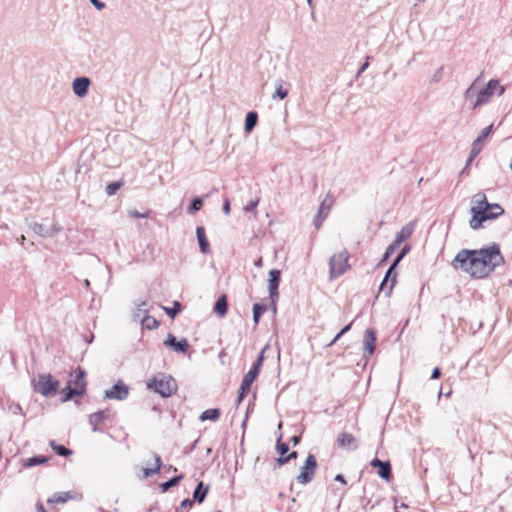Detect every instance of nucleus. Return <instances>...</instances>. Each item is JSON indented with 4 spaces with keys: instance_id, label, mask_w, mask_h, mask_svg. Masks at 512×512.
<instances>
[{
    "instance_id": "1",
    "label": "nucleus",
    "mask_w": 512,
    "mask_h": 512,
    "mask_svg": "<svg viewBox=\"0 0 512 512\" xmlns=\"http://www.w3.org/2000/svg\"><path fill=\"white\" fill-rule=\"evenodd\" d=\"M504 263L498 244L478 250H460L453 260V267L471 277L481 279L488 276L496 267Z\"/></svg>"
},
{
    "instance_id": "2",
    "label": "nucleus",
    "mask_w": 512,
    "mask_h": 512,
    "mask_svg": "<svg viewBox=\"0 0 512 512\" xmlns=\"http://www.w3.org/2000/svg\"><path fill=\"white\" fill-rule=\"evenodd\" d=\"M470 213L472 217L469 221V226L473 230L479 229L483 222L488 220H494L504 214V209L498 203H491L489 209H480V207H471Z\"/></svg>"
},
{
    "instance_id": "3",
    "label": "nucleus",
    "mask_w": 512,
    "mask_h": 512,
    "mask_svg": "<svg viewBox=\"0 0 512 512\" xmlns=\"http://www.w3.org/2000/svg\"><path fill=\"white\" fill-rule=\"evenodd\" d=\"M33 390L44 397L57 394L60 388V381L51 374H38L32 381Z\"/></svg>"
},
{
    "instance_id": "4",
    "label": "nucleus",
    "mask_w": 512,
    "mask_h": 512,
    "mask_svg": "<svg viewBox=\"0 0 512 512\" xmlns=\"http://www.w3.org/2000/svg\"><path fill=\"white\" fill-rule=\"evenodd\" d=\"M264 361V350L259 354L256 361L252 364L248 373H246L243 377L241 386L238 391L237 401L238 403L242 402L243 399L248 395L251 390V386L254 380L258 377L260 373V369L263 365Z\"/></svg>"
},
{
    "instance_id": "5",
    "label": "nucleus",
    "mask_w": 512,
    "mask_h": 512,
    "mask_svg": "<svg viewBox=\"0 0 512 512\" xmlns=\"http://www.w3.org/2000/svg\"><path fill=\"white\" fill-rule=\"evenodd\" d=\"M149 389H153L162 397H169L177 391V383L170 375L160 374L149 380L147 383Z\"/></svg>"
},
{
    "instance_id": "6",
    "label": "nucleus",
    "mask_w": 512,
    "mask_h": 512,
    "mask_svg": "<svg viewBox=\"0 0 512 512\" xmlns=\"http://www.w3.org/2000/svg\"><path fill=\"white\" fill-rule=\"evenodd\" d=\"M349 253L346 249L333 254L329 259V278L330 280L336 279L343 275L349 268Z\"/></svg>"
},
{
    "instance_id": "7",
    "label": "nucleus",
    "mask_w": 512,
    "mask_h": 512,
    "mask_svg": "<svg viewBox=\"0 0 512 512\" xmlns=\"http://www.w3.org/2000/svg\"><path fill=\"white\" fill-rule=\"evenodd\" d=\"M317 466L318 464L315 455L309 454L304 465L300 469V473L296 476V481L301 485L310 483L315 476Z\"/></svg>"
},
{
    "instance_id": "8",
    "label": "nucleus",
    "mask_w": 512,
    "mask_h": 512,
    "mask_svg": "<svg viewBox=\"0 0 512 512\" xmlns=\"http://www.w3.org/2000/svg\"><path fill=\"white\" fill-rule=\"evenodd\" d=\"M496 90H498V95H502L505 91L504 87L499 85L498 80H489L486 87L477 92V98L473 108L487 103Z\"/></svg>"
},
{
    "instance_id": "9",
    "label": "nucleus",
    "mask_w": 512,
    "mask_h": 512,
    "mask_svg": "<svg viewBox=\"0 0 512 512\" xmlns=\"http://www.w3.org/2000/svg\"><path fill=\"white\" fill-rule=\"evenodd\" d=\"M399 264V259H394L393 263L390 265L386 274L384 276L383 281L380 284V291L385 292L386 296H389L396 284L397 273L395 271L397 265Z\"/></svg>"
},
{
    "instance_id": "10",
    "label": "nucleus",
    "mask_w": 512,
    "mask_h": 512,
    "mask_svg": "<svg viewBox=\"0 0 512 512\" xmlns=\"http://www.w3.org/2000/svg\"><path fill=\"white\" fill-rule=\"evenodd\" d=\"M281 280V271L277 269H272L269 272V279H268V291H269V297L271 299V302L273 304L274 310H276V300L279 297V284Z\"/></svg>"
},
{
    "instance_id": "11",
    "label": "nucleus",
    "mask_w": 512,
    "mask_h": 512,
    "mask_svg": "<svg viewBox=\"0 0 512 512\" xmlns=\"http://www.w3.org/2000/svg\"><path fill=\"white\" fill-rule=\"evenodd\" d=\"M129 395V387L122 381L119 380L112 388L105 390L104 398L109 400L122 401Z\"/></svg>"
},
{
    "instance_id": "12",
    "label": "nucleus",
    "mask_w": 512,
    "mask_h": 512,
    "mask_svg": "<svg viewBox=\"0 0 512 512\" xmlns=\"http://www.w3.org/2000/svg\"><path fill=\"white\" fill-rule=\"evenodd\" d=\"M370 465L373 468H378V476L386 481L392 479V469L389 461H382L378 458H374Z\"/></svg>"
},
{
    "instance_id": "13",
    "label": "nucleus",
    "mask_w": 512,
    "mask_h": 512,
    "mask_svg": "<svg viewBox=\"0 0 512 512\" xmlns=\"http://www.w3.org/2000/svg\"><path fill=\"white\" fill-rule=\"evenodd\" d=\"M376 340H377V337H376L375 330L372 328L366 329L365 333H364V339H363L364 356L366 358L370 357L374 353L375 348H376Z\"/></svg>"
},
{
    "instance_id": "14",
    "label": "nucleus",
    "mask_w": 512,
    "mask_h": 512,
    "mask_svg": "<svg viewBox=\"0 0 512 512\" xmlns=\"http://www.w3.org/2000/svg\"><path fill=\"white\" fill-rule=\"evenodd\" d=\"M164 345L178 353H185L189 348V343L186 338H182L181 340L177 341L176 337L171 333L168 334L166 340L164 341Z\"/></svg>"
},
{
    "instance_id": "15",
    "label": "nucleus",
    "mask_w": 512,
    "mask_h": 512,
    "mask_svg": "<svg viewBox=\"0 0 512 512\" xmlns=\"http://www.w3.org/2000/svg\"><path fill=\"white\" fill-rule=\"evenodd\" d=\"M337 443L339 447L348 450H356L358 448L357 439L352 434L347 432H342L338 435Z\"/></svg>"
},
{
    "instance_id": "16",
    "label": "nucleus",
    "mask_w": 512,
    "mask_h": 512,
    "mask_svg": "<svg viewBox=\"0 0 512 512\" xmlns=\"http://www.w3.org/2000/svg\"><path fill=\"white\" fill-rule=\"evenodd\" d=\"M90 79L87 77H78L73 81V92L78 97H84L88 93Z\"/></svg>"
},
{
    "instance_id": "17",
    "label": "nucleus",
    "mask_w": 512,
    "mask_h": 512,
    "mask_svg": "<svg viewBox=\"0 0 512 512\" xmlns=\"http://www.w3.org/2000/svg\"><path fill=\"white\" fill-rule=\"evenodd\" d=\"M110 417V411L108 409L106 410H100L98 412H95L89 416V423L92 426V430L94 432L98 431V426L103 423L105 420L109 419Z\"/></svg>"
},
{
    "instance_id": "18",
    "label": "nucleus",
    "mask_w": 512,
    "mask_h": 512,
    "mask_svg": "<svg viewBox=\"0 0 512 512\" xmlns=\"http://www.w3.org/2000/svg\"><path fill=\"white\" fill-rule=\"evenodd\" d=\"M84 394L85 392L82 386L80 388L73 387L72 381H68L67 386L63 390L61 401L67 402L72 400L76 396H82Z\"/></svg>"
},
{
    "instance_id": "19",
    "label": "nucleus",
    "mask_w": 512,
    "mask_h": 512,
    "mask_svg": "<svg viewBox=\"0 0 512 512\" xmlns=\"http://www.w3.org/2000/svg\"><path fill=\"white\" fill-rule=\"evenodd\" d=\"M493 128V125H489L488 127L484 128L478 137L474 140L472 145V156H476L481 151V144L484 142V140L488 137V135L491 133Z\"/></svg>"
},
{
    "instance_id": "20",
    "label": "nucleus",
    "mask_w": 512,
    "mask_h": 512,
    "mask_svg": "<svg viewBox=\"0 0 512 512\" xmlns=\"http://www.w3.org/2000/svg\"><path fill=\"white\" fill-rule=\"evenodd\" d=\"M196 236L199 244L200 251L203 254H208L210 252V244L206 237V232L203 226H197L196 228Z\"/></svg>"
},
{
    "instance_id": "21",
    "label": "nucleus",
    "mask_w": 512,
    "mask_h": 512,
    "mask_svg": "<svg viewBox=\"0 0 512 512\" xmlns=\"http://www.w3.org/2000/svg\"><path fill=\"white\" fill-rule=\"evenodd\" d=\"M415 226L413 223H408L396 234L394 243L399 247L406 239H408L414 232Z\"/></svg>"
},
{
    "instance_id": "22",
    "label": "nucleus",
    "mask_w": 512,
    "mask_h": 512,
    "mask_svg": "<svg viewBox=\"0 0 512 512\" xmlns=\"http://www.w3.org/2000/svg\"><path fill=\"white\" fill-rule=\"evenodd\" d=\"M209 491V486H204V483L200 481L193 492V500L197 503H202Z\"/></svg>"
},
{
    "instance_id": "23",
    "label": "nucleus",
    "mask_w": 512,
    "mask_h": 512,
    "mask_svg": "<svg viewBox=\"0 0 512 512\" xmlns=\"http://www.w3.org/2000/svg\"><path fill=\"white\" fill-rule=\"evenodd\" d=\"M214 312L217 313L220 317H224L227 314L228 310V302L226 295H221L215 305H214Z\"/></svg>"
},
{
    "instance_id": "24",
    "label": "nucleus",
    "mask_w": 512,
    "mask_h": 512,
    "mask_svg": "<svg viewBox=\"0 0 512 512\" xmlns=\"http://www.w3.org/2000/svg\"><path fill=\"white\" fill-rule=\"evenodd\" d=\"M85 376H86L85 370L78 367V369L75 371L74 379L71 380L73 387L80 388L82 386L84 389V392H86Z\"/></svg>"
},
{
    "instance_id": "25",
    "label": "nucleus",
    "mask_w": 512,
    "mask_h": 512,
    "mask_svg": "<svg viewBox=\"0 0 512 512\" xmlns=\"http://www.w3.org/2000/svg\"><path fill=\"white\" fill-rule=\"evenodd\" d=\"M152 455H153V458L155 461V465L153 468H144L143 469L144 478H148V477H151V476L159 473V471L161 469V466H162L161 457L157 453H153Z\"/></svg>"
},
{
    "instance_id": "26",
    "label": "nucleus",
    "mask_w": 512,
    "mask_h": 512,
    "mask_svg": "<svg viewBox=\"0 0 512 512\" xmlns=\"http://www.w3.org/2000/svg\"><path fill=\"white\" fill-rule=\"evenodd\" d=\"M29 227L33 230L34 233L41 237H50L53 235V231L43 224L33 222L29 224Z\"/></svg>"
},
{
    "instance_id": "27",
    "label": "nucleus",
    "mask_w": 512,
    "mask_h": 512,
    "mask_svg": "<svg viewBox=\"0 0 512 512\" xmlns=\"http://www.w3.org/2000/svg\"><path fill=\"white\" fill-rule=\"evenodd\" d=\"M258 121V114L255 111H250L246 114L245 117V124H244V130L245 132L249 133L251 132Z\"/></svg>"
},
{
    "instance_id": "28",
    "label": "nucleus",
    "mask_w": 512,
    "mask_h": 512,
    "mask_svg": "<svg viewBox=\"0 0 512 512\" xmlns=\"http://www.w3.org/2000/svg\"><path fill=\"white\" fill-rule=\"evenodd\" d=\"M221 411L218 408L207 409L203 411L199 417L201 421L212 420L216 421L219 419Z\"/></svg>"
},
{
    "instance_id": "29",
    "label": "nucleus",
    "mask_w": 512,
    "mask_h": 512,
    "mask_svg": "<svg viewBox=\"0 0 512 512\" xmlns=\"http://www.w3.org/2000/svg\"><path fill=\"white\" fill-rule=\"evenodd\" d=\"M472 200L476 204L474 207H480V209H485V211L489 209V205L491 204L487 201L486 195L482 192L475 194Z\"/></svg>"
},
{
    "instance_id": "30",
    "label": "nucleus",
    "mask_w": 512,
    "mask_h": 512,
    "mask_svg": "<svg viewBox=\"0 0 512 512\" xmlns=\"http://www.w3.org/2000/svg\"><path fill=\"white\" fill-rule=\"evenodd\" d=\"M69 499H72L70 492H58L54 493L51 498L48 499V503H66Z\"/></svg>"
},
{
    "instance_id": "31",
    "label": "nucleus",
    "mask_w": 512,
    "mask_h": 512,
    "mask_svg": "<svg viewBox=\"0 0 512 512\" xmlns=\"http://www.w3.org/2000/svg\"><path fill=\"white\" fill-rule=\"evenodd\" d=\"M47 461H48L47 457L42 456V455H35V456L27 458L24 461V466L25 467H33V466H36V465L44 464Z\"/></svg>"
},
{
    "instance_id": "32",
    "label": "nucleus",
    "mask_w": 512,
    "mask_h": 512,
    "mask_svg": "<svg viewBox=\"0 0 512 512\" xmlns=\"http://www.w3.org/2000/svg\"><path fill=\"white\" fill-rule=\"evenodd\" d=\"M184 478L183 474L177 475L169 479L168 481L161 483L160 488L162 492L168 491L170 488L179 484V482Z\"/></svg>"
},
{
    "instance_id": "33",
    "label": "nucleus",
    "mask_w": 512,
    "mask_h": 512,
    "mask_svg": "<svg viewBox=\"0 0 512 512\" xmlns=\"http://www.w3.org/2000/svg\"><path fill=\"white\" fill-rule=\"evenodd\" d=\"M141 323L143 328H146L148 330L155 329L160 325L158 320L147 314L143 316V318L141 319Z\"/></svg>"
},
{
    "instance_id": "34",
    "label": "nucleus",
    "mask_w": 512,
    "mask_h": 512,
    "mask_svg": "<svg viewBox=\"0 0 512 512\" xmlns=\"http://www.w3.org/2000/svg\"><path fill=\"white\" fill-rule=\"evenodd\" d=\"M136 311L134 312L133 316L135 320L139 319L141 315H146L148 312L147 307V301L146 300H137L135 302Z\"/></svg>"
},
{
    "instance_id": "35",
    "label": "nucleus",
    "mask_w": 512,
    "mask_h": 512,
    "mask_svg": "<svg viewBox=\"0 0 512 512\" xmlns=\"http://www.w3.org/2000/svg\"><path fill=\"white\" fill-rule=\"evenodd\" d=\"M266 305L264 304H260V303H255L253 305V321L255 324H258L259 323V320L262 316V314L266 311Z\"/></svg>"
},
{
    "instance_id": "36",
    "label": "nucleus",
    "mask_w": 512,
    "mask_h": 512,
    "mask_svg": "<svg viewBox=\"0 0 512 512\" xmlns=\"http://www.w3.org/2000/svg\"><path fill=\"white\" fill-rule=\"evenodd\" d=\"M333 203H334V198L330 194H327L325 199L322 201V203L319 207V211H321L322 214H325V213L328 214Z\"/></svg>"
},
{
    "instance_id": "37",
    "label": "nucleus",
    "mask_w": 512,
    "mask_h": 512,
    "mask_svg": "<svg viewBox=\"0 0 512 512\" xmlns=\"http://www.w3.org/2000/svg\"><path fill=\"white\" fill-rule=\"evenodd\" d=\"M203 206V199L201 197H195L192 199L188 209H187V212L189 214H194L196 213L197 211H199Z\"/></svg>"
},
{
    "instance_id": "38",
    "label": "nucleus",
    "mask_w": 512,
    "mask_h": 512,
    "mask_svg": "<svg viewBox=\"0 0 512 512\" xmlns=\"http://www.w3.org/2000/svg\"><path fill=\"white\" fill-rule=\"evenodd\" d=\"M50 446L60 456L66 457L72 454V451L70 449L66 448L63 445H58L54 441L50 442Z\"/></svg>"
},
{
    "instance_id": "39",
    "label": "nucleus",
    "mask_w": 512,
    "mask_h": 512,
    "mask_svg": "<svg viewBox=\"0 0 512 512\" xmlns=\"http://www.w3.org/2000/svg\"><path fill=\"white\" fill-rule=\"evenodd\" d=\"M163 309L169 317L175 318L176 315L181 311V304L178 301H174L172 307H163Z\"/></svg>"
},
{
    "instance_id": "40",
    "label": "nucleus",
    "mask_w": 512,
    "mask_h": 512,
    "mask_svg": "<svg viewBox=\"0 0 512 512\" xmlns=\"http://www.w3.org/2000/svg\"><path fill=\"white\" fill-rule=\"evenodd\" d=\"M399 247L397 246V244H395L394 242L391 243L387 248H386V251L380 261V263H384L386 262L394 253L395 251L398 249Z\"/></svg>"
},
{
    "instance_id": "41",
    "label": "nucleus",
    "mask_w": 512,
    "mask_h": 512,
    "mask_svg": "<svg viewBox=\"0 0 512 512\" xmlns=\"http://www.w3.org/2000/svg\"><path fill=\"white\" fill-rule=\"evenodd\" d=\"M288 95V91L286 89L283 88L282 84L279 83L277 86H276V90L273 94V98H279L281 100H283L284 98H286Z\"/></svg>"
},
{
    "instance_id": "42",
    "label": "nucleus",
    "mask_w": 512,
    "mask_h": 512,
    "mask_svg": "<svg viewBox=\"0 0 512 512\" xmlns=\"http://www.w3.org/2000/svg\"><path fill=\"white\" fill-rule=\"evenodd\" d=\"M276 451L280 455H285L289 451V445L281 441V436L277 439Z\"/></svg>"
},
{
    "instance_id": "43",
    "label": "nucleus",
    "mask_w": 512,
    "mask_h": 512,
    "mask_svg": "<svg viewBox=\"0 0 512 512\" xmlns=\"http://www.w3.org/2000/svg\"><path fill=\"white\" fill-rule=\"evenodd\" d=\"M120 187H121L120 182H111L106 186L105 191H106L107 195L112 196V195L116 194V192L120 189Z\"/></svg>"
},
{
    "instance_id": "44",
    "label": "nucleus",
    "mask_w": 512,
    "mask_h": 512,
    "mask_svg": "<svg viewBox=\"0 0 512 512\" xmlns=\"http://www.w3.org/2000/svg\"><path fill=\"white\" fill-rule=\"evenodd\" d=\"M443 67H439L433 74V76L431 77V83H438L441 81L442 77H443Z\"/></svg>"
},
{
    "instance_id": "45",
    "label": "nucleus",
    "mask_w": 512,
    "mask_h": 512,
    "mask_svg": "<svg viewBox=\"0 0 512 512\" xmlns=\"http://www.w3.org/2000/svg\"><path fill=\"white\" fill-rule=\"evenodd\" d=\"M326 217H327V213L322 214L321 211H318V214H317L316 218L314 219V226L316 229L320 228V226L322 225V222L324 221V219Z\"/></svg>"
},
{
    "instance_id": "46",
    "label": "nucleus",
    "mask_w": 512,
    "mask_h": 512,
    "mask_svg": "<svg viewBox=\"0 0 512 512\" xmlns=\"http://www.w3.org/2000/svg\"><path fill=\"white\" fill-rule=\"evenodd\" d=\"M194 502L195 501L193 499H189V498L184 499L181 502L180 507L178 508L177 512H179L181 509L191 508L193 506Z\"/></svg>"
},
{
    "instance_id": "47",
    "label": "nucleus",
    "mask_w": 512,
    "mask_h": 512,
    "mask_svg": "<svg viewBox=\"0 0 512 512\" xmlns=\"http://www.w3.org/2000/svg\"><path fill=\"white\" fill-rule=\"evenodd\" d=\"M128 214H129V216L134 217V218H146V217H148L149 213L148 212L140 213L136 209H130L128 211Z\"/></svg>"
},
{
    "instance_id": "48",
    "label": "nucleus",
    "mask_w": 512,
    "mask_h": 512,
    "mask_svg": "<svg viewBox=\"0 0 512 512\" xmlns=\"http://www.w3.org/2000/svg\"><path fill=\"white\" fill-rule=\"evenodd\" d=\"M258 203H259V200H258V199H256V200H251V201H249V202L244 206V210H245L246 212H251V211H253V210H255V209H256V207H257Z\"/></svg>"
},
{
    "instance_id": "49",
    "label": "nucleus",
    "mask_w": 512,
    "mask_h": 512,
    "mask_svg": "<svg viewBox=\"0 0 512 512\" xmlns=\"http://www.w3.org/2000/svg\"><path fill=\"white\" fill-rule=\"evenodd\" d=\"M369 59H370V57L368 56L366 58V61L361 65L360 69L358 70V72L356 74V78H358L369 67Z\"/></svg>"
},
{
    "instance_id": "50",
    "label": "nucleus",
    "mask_w": 512,
    "mask_h": 512,
    "mask_svg": "<svg viewBox=\"0 0 512 512\" xmlns=\"http://www.w3.org/2000/svg\"><path fill=\"white\" fill-rule=\"evenodd\" d=\"M288 463V459L285 455H280L277 459H276V465L277 466H282L284 464Z\"/></svg>"
},
{
    "instance_id": "51",
    "label": "nucleus",
    "mask_w": 512,
    "mask_h": 512,
    "mask_svg": "<svg viewBox=\"0 0 512 512\" xmlns=\"http://www.w3.org/2000/svg\"><path fill=\"white\" fill-rule=\"evenodd\" d=\"M474 84L470 85V87L465 91L464 97L465 99H469L474 95Z\"/></svg>"
},
{
    "instance_id": "52",
    "label": "nucleus",
    "mask_w": 512,
    "mask_h": 512,
    "mask_svg": "<svg viewBox=\"0 0 512 512\" xmlns=\"http://www.w3.org/2000/svg\"><path fill=\"white\" fill-rule=\"evenodd\" d=\"M222 209L226 215L230 213V200L228 198L224 200Z\"/></svg>"
},
{
    "instance_id": "53",
    "label": "nucleus",
    "mask_w": 512,
    "mask_h": 512,
    "mask_svg": "<svg viewBox=\"0 0 512 512\" xmlns=\"http://www.w3.org/2000/svg\"><path fill=\"white\" fill-rule=\"evenodd\" d=\"M90 2L95 6L96 9L101 10L105 7V4L100 0H90Z\"/></svg>"
},
{
    "instance_id": "54",
    "label": "nucleus",
    "mask_w": 512,
    "mask_h": 512,
    "mask_svg": "<svg viewBox=\"0 0 512 512\" xmlns=\"http://www.w3.org/2000/svg\"><path fill=\"white\" fill-rule=\"evenodd\" d=\"M408 251H409V246H405L395 259H399V262H400Z\"/></svg>"
},
{
    "instance_id": "55",
    "label": "nucleus",
    "mask_w": 512,
    "mask_h": 512,
    "mask_svg": "<svg viewBox=\"0 0 512 512\" xmlns=\"http://www.w3.org/2000/svg\"><path fill=\"white\" fill-rule=\"evenodd\" d=\"M441 375V371L438 367H435L432 371V374H431V379H437L439 378Z\"/></svg>"
},
{
    "instance_id": "56",
    "label": "nucleus",
    "mask_w": 512,
    "mask_h": 512,
    "mask_svg": "<svg viewBox=\"0 0 512 512\" xmlns=\"http://www.w3.org/2000/svg\"><path fill=\"white\" fill-rule=\"evenodd\" d=\"M288 462L291 460H294L298 457V453L296 451L290 452L288 455H286Z\"/></svg>"
},
{
    "instance_id": "57",
    "label": "nucleus",
    "mask_w": 512,
    "mask_h": 512,
    "mask_svg": "<svg viewBox=\"0 0 512 512\" xmlns=\"http://www.w3.org/2000/svg\"><path fill=\"white\" fill-rule=\"evenodd\" d=\"M334 480L337 481V482H340L342 484H346V480H345V478H344V476L342 474H337L334 477Z\"/></svg>"
},
{
    "instance_id": "58",
    "label": "nucleus",
    "mask_w": 512,
    "mask_h": 512,
    "mask_svg": "<svg viewBox=\"0 0 512 512\" xmlns=\"http://www.w3.org/2000/svg\"><path fill=\"white\" fill-rule=\"evenodd\" d=\"M36 510L37 512H47L42 504V502H37L36 503Z\"/></svg>"
},
{
    "instance_id": "59",
    "label": "nucleus",
    "mask_w": 512,
    "mask_h": 512,
    "mask_svg": "<svg viewBox=\"0 0 512 512\" xmlns=\"http://www.w3.org/2000/svg\"><path fill=\"white\" fill-rule=\"evenodd\" d=\"M300 440H301L300 436H297V435H294V436L290 439V441L293 443V445H294V446L298 445V444H299V442H300Z\"/></svg>"
},
{
    "instance_id": "60",
    "label": "nucleus",
    "mask_w": 512,
    "mask_h": 512,
    "mask_svg": "<svg viewBox=\"0 0 512 512\" xmlns=\"http://www.w3.org/2000/svg\"><path fill=\"white\" fill-rule=\"evenodd\" d=\"M351 326H352V322L349 323L348 325L344 326L341 330H340V334H345L347 333L350 329H351Z\"/></svg>"
},
{
    "instance_id": "61",
    "label": "nucleus",
    "mask_w": 512,
    "mask_h": 512,
    "mask_svg": "<svg viewBox=\"0 0 512 512\" xmlns=\"http://www.w3.org/2000/svg\"><path fill=\"white\" fill-rule=\"evenodd\" d=\"M474 157H475V156H472V152H471V153H470V156H469V158H468V160H467V162H466V166H469V165L471 164V162L473 161ZM466 168H467V167H465V168L462 170L461 174H464V173H465Z\"/></svg>"
},
{
    "instance_id": "62",
    "label": "nucleus",
    "mask_w": 512,
    "mask_h": 512,
    "mask_svg": "<svg viewBox=\"0 0 512 512\" xmlns=\"http://www.w3.org/2000/svg\"><path fill=\"white\" fill-rule=\"evenodd\" d=\"M343 334H340V332L333 338V340L328 344V346H332L334 343H336V341H338L340 339V337L342 336Z\"/></svg>"
},
{
    "instance_id": "63",
    "label": "nucleus",
    "mask_w": 512,
    "mask_h": 512,
    "mask_svg": "<svg viewBox=\"0 0 512 512\" xmlns=\"http://www.w3.org/2000/svg\"><path fill=\"white\" fill-rule=\"evenodd\" d=\"M24 241H25V236H23V235H22V236L19 238V242H20V244H21V245H24Z\"/></svg>"
},
{
    "instance_id": "64",
    "label": "nucleus",
    "mask_w": 512,
    "mask_h": 512,
    "mask_svg": "<svg viewBox=\"0 0 512 512\" xmlns=\"http://www.w3.org/2000/svg\"><path fill=\"white\" fill-rule=\"evenodd\" d=\"M255 265L256 266H261L262 265V259L260 258L258 261H256Z\"/></svg>"
}]
</instances>
